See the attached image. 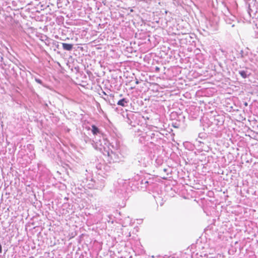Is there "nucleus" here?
Returning <instances> with one entry per match:
<instances>
[{
	"mask_svg": "<svg viewBox=\"0 0 258 258\" xmlns=\"http://www.w3.org/2000/svg\"><path fill=\"white\" fill-rule=\"evenodd\" d=\"M127 101L126 100L125 98H123L120 100H119L117 102V105L121 106L122 107H124L126 106V104L127 103Z\"/></svg>",
	"mask_w": 258,
	"mask_h": 258,
	"instance_id": "f03ea898",
	"label": "nucleus"
},
{
	"mask_svg": "<svg viewBox=\"0 0 258 258\" xmlns=\"http://www.w3.org/2000/svg\"><path fill=\"white\" fill-rule=\"evenodd\" d=\"M239 74L241 75V76L243 78H247V74L245 71H241L239 72Z\"/></svg>",
	"mask_w": 258,
	"mask_h": 258,
	"instance_id": "20e7f679",
	"label": "nucleus"
},
{
	"mask_svg": "<svg viewBox=\"0 0 258 258\" xmlns=\"http://www.w3.org/2000/svg\"><path fill=\"white\" fill-rule=\"evenodd\" d=\"M36 81L39 84L41 83V81L39 79H36Z\"/></svg>",
	"mask_w": 258,
	"mask_h": 258,
	"instance_id": "423d86ee",
	"label": "nucleus"
},
{
	"mask_svg": "<svg viewBox=\"0 0 258 258\" xmlns=\"http://www.w3.org/2000/svg\"><path fill=\"white\" fill-rule=\"evenodd\" d=\"M2 252V248L1 245L0 244V253H1Z\"/></svg>",
	"mask_w": 258,
	"mask_h": 258,
	"instance_id": "0eeeda50",
	"label": "nucleus"
},
{
	"mask_svg": "<svg viewBox=\"0 0 258 258\" xmlns=\"http://www.w3.org/2000/svg\"><path fill=\"white\" fill-rule=\"evenodd\" d=\"M62 46L64 50L68 51L71 50L73 48V45L72 44L62 43Z\"/></svg>",
	"mask_w": 258,
	"mask_h": 258,
	"instance_id": "f257e3e1",
	"label": "nucleus"
},
{
	"mask_svg": "<svg viewBox=\"0 0 258 258\" xmlns=\"http://www.w3.org/2000/svg\"><path fill=\"white\" fill-rule=\"evenodd\" d=\"M92 131L93 134L94 135H96L99 132L98 128L94 125H93L92 126Z\"/></svg>",
	"mask_w": 258,
	"mask_h": 258,
	"instance_id": "7ed1b4c3",
	"label": "nucleus"
},
{
	"mask_svg": "<svg viewBox=\"0 0 258 258\" xmlns=\"http://www.w3.org/2000/svg\"><path fill=\"white\" fill-rule=\"evenodd\" d=\"M159 71H160V68H159V67H156L155 68V71H156V72H159Z\"/></svg>",
	"mask_w": 258,
	"mask_h": 258,
	"instance_id": "39448f33",
	"label": "nucleus"
}]
</instances>
